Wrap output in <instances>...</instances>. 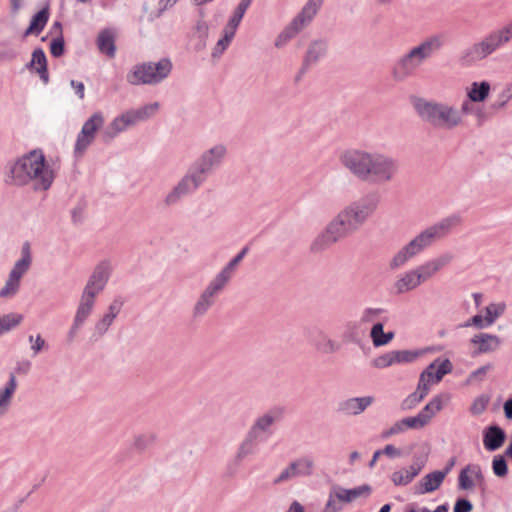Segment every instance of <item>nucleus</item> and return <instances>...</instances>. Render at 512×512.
Segmentation results:
<instances>
[{
	"instance_id": "nucleus-54",
	"label": "nucleus",
	"mask_w": 512,
	"mask_h": 512,
	"mask_svg": "<svg viewBox=\"0 0 512 512\" xmlns=\"http://www.w3.org/2000/svg\"><path fill=\"white\" fill-rule=\"evenodd\" d=\"M65 50L64 47V39L63 36H58L57 38L53 39L50 44V53L54 57H59L63 55Z\"/></svg>"
},
{
	"instance_id": "nucleus-3",
	"label": "nucleus",
	"mask_w": 512,
	"mask_h": 512,
	"mask_svg": "<svg viewBox=\"0 0 512 512\" xmlns=\"http://www.w3.org/2000/svg\"><path fill=\"white\" fill-rule=\"evenodd\" d=\"M3 179L10 186L31 185L35 191H46L53 184L55 171L46 161L43 151L34 149L7 162Z\"/></svg>"
},
{
	"instance_id": "nucleus-5",
	"label": "nucleus",
	"mask_w": 512,
	"mask_h": 512,
	"mask_svg": "<svg viewBox=\"0 0 512 512\" xmlns=\"http://www.w3.org/2000/svg\"><path fill=\"white\" fill-rule=\"evenodd\" d=\"M460 222V216L450 215L428 226L393 256L389 262V267L392 270H396L404 266L408 261L431 247L435 242L446 237Z\"/></svg>"
},
{
	"instance_id": "nucleus-34",
	"label": "nucleus",
	"mask_w": 512,
	"mask_h": 512,
	"mask_svg": "<svg viewBox=\"0 0 512 512\" xmlns=\"http://www.w3.org/2000/svg\"><path fill=\"white\" fill-rule=\"evenodd\" d=\"M450 400V395L447 393L439 394L434 396L419 412L426 418V422L429 423L430 420L440 411L442 410L444 404H446Z\"/></svg>"
},
{
	"instance_id": "nucleus-25",
	"label": "nucleus",
	"mask_w": 512,
	"mask_h": 512,
	"mask_svg": "<svg viewBox=\"0 0 512 512\" xmlns=\"http://www.w3.org/2000/svg\"><path fill=\"white\" fill-rule=\"evenodd\" d=\"M314 348L322 354H333L340 350V343L332 339L326 332L318 330L311 337Z\"/></svg>"
},
{
	"instance_id": "nucleus-4",
	"label": "nucleus",
	"mask_w": 512,
	"mask_h": 512,
	"mask_svg": "<svg viewBox=\"0 0 512 512\" xmlns=\"http://www.w3.org/2000/svg\"><path fill=\"white\" fill-rule=\"evenodd\" d=\"M227 156L228 147L221 142L204 150L196 161L191 164L185 175L166 195L165 204L168 206L175 205L183 197L194 193L206 182L209 175L224 164Z\"/></svg>"
},
{
	"instance_id": "nucleus-58",
	"label": "nucleus",
	"mask_w": 512,
	"mask_h": 512,
	"mask_svg": "<svg viewBox=\"0 0 512 512\" xmlns=\"http://www.w3.org/2000/svg\"><path fill=\"white\" fill-rule=\"evenodd\" d=\"M406 430L405 424H403V419L395 422L389 429L385 430L382 433L383 438H389L393 435L400 434Z\"/></svg>"
},
{
	"instance_id": "nucleus-10",
	"label": "nucleus",
	"mask_w": 512,
	"mask_h": 512,
	"mask_svg": "<svg viewBox=\"0 0 512 512\" xmlns=\"http://www.w3.org/2000/svg\"><path fill=\"white\" fill-rule=\"evenodd\" d=\"M283 415L282 407H273L256 417L246 433L264 443L272 436L273 426L283 418Z\"/></svg>"
},
{
	"instance_id": "nucleus-6",
	"label": "nucleus",
	"mask_w": 512,
	"mask_h": 512,
	"mask_svg": "<svg viewBox=\"0 0 512 512\" xmlns=\"http://www.w3.org/2000/svg\"><path fill=\"white\" fill-rule=\"evenodd\" d=\"M160 108L158 102L149 103L136 109H130L115 117L102 132L104 142H109L140 122H145L154 117Z\"/></svg>"
},
{
	"instance_id": "nucleus-28",
	"label": "nucleus",
	"mask_w": 512,
	"mask_h": 512,
	"mask_svg": "<svg viewBox=\"0 0 512 512\" xmlns=\"http://www.w3.org/2000/svg\"><path fill=\"white\" fill-rule=\"evenodd\" d=\"M333 495L337 497V500L342 503H350L361 496H368L371 492V488L368 485H361L352 489H345L341 486H334Z\"/></svg>"
},
{
	"instance_id": "nucleus-37",
	"label": "nucleus",
	"mask_w": 512,
	"mask_h": 512,
	"mask_svg": "<svg viewBox=\"0 0 512 512\" xmlns=\"http://www.w3.org/2000/svg\"><path fill=\"white\" fill-rule=\"evenodd\" d=\"M215 303V300L202 291L192 307V316L194 318L205 316Z\"/></svg>"
},
{
	"instance_id": "nucleus-12",
	"label": "nucleus",
	"mask_w": 512,
	"mask_h": 512,
	"mask_svg": "<svg viewBox=\"0 0 512 512\" xmlns=\"http://www.w3.org/2000/svg\"><path fill=\"white\" fill-rule=\"evenodd\" d=\"M171 72V66H133L127 80L132 85H154L164 80Z\"/></svg>"
},
{
	"instance_id": "nucleus-59",
	"label": "nucleus",
	"mask_w": 512,
	"mask_h": 512,
	"mask_svg": "<svg viewBox=\"0 0 512 512\" xmlns=\"http://www.w3.org/2000/svg\"><path fill=\"white\" fill-rule=\"evenodd\" d=\"M31 74H36L42 80L44 84L49 81V73L47 66H27Z\"/></svg>"
},
{
	"instance_id": "nucleus-57",
	"label": "nucleus",
	"mask_w": 512,
	"mask_h": 512,
	"mask_svg": "<svg viewBox=\"0 0 512 512\" xmlns=\"http://www.w3.org/2000/svg\"><path fill=\"white\" fill-rule=\"evenodd\" d=\"M123 300L121 298H115L108 306L106 314L112 317L114 320L119 315L122 307H123Z\"/></svg>"
},
{
	"instance_id": "nucleus-60",
	"label": "nucleus",
	"mask_w": 512,
	"mask_h": 512,
	"mask_svg": "<svg viewBox=\"0 0 512 512\" xmlns=\"http://www.w3.org/2000/svg\"><path fill=\"white\" fill-rule=\"evenodd\" d=\"M411 66H394L393 76L396 80H403L412 73Z\"/></svg>"
},
{
	"instance_id": "nucleus-56",
	"label": "nucleus",
	"mask_w": 512,
	"mask_h": 512,
	"mask_svg": "<svg viewBox=\"0 0 512 512\" xmlns=\"http://www.w3.org/2000/svg\"><path fill=\"white\" fill-rule=\"evenodd\" d=\"M339 503L337 497L333 495V489H331L324 507V512H339L342 509Z\"/></svg>"
},
{
	"instance_id": "nucleus-1",
	"label": "nucleus",
	"mask_w": 512,
	"mask_h": 512,
	"mask_svg": "<svg viewBox=\"0 0 512 512\" xmlns=\"http://www.w3.org/2000/svg\"><path fill=\"white\" fill-rule=\"evenodd\" d=\"M378 203V197L369 194L345 205L315 237L310 250L313 253L323 252L358 232L375 213Z\"/></svg>"
},
{
	"instance_id": "nucleus-16",
	"label": "nucleus",
	"mask_w": 512,
	"mask_h": 512,
	"mask_svg": "<svg viewBox=\"0 0 512 512\" xmlns=\"http://www.w3.org/2000/svg\"><path fill=\"white\" fill-rule=\"evenodd\" d=\"M485 477L479 464L470 463L463 467L458 475V489L471 491L475 487H483Z\"/></svg>"
},
{
	"instance_id": "nucleus-24",
	"label": "nucleus",
	"mask_w": 512,
	"mask_h": 512,
	"mask_svg": "<svg viewBox=\"0 0 512 512\" xmlns=\"http://www.w3.org/2000/svg\"><path fill=\"white\" fill-rule=\"evenodd\" d=\"M260 444L259 441L246 433L235 451L233 459L235 464L241 465L247 458L256 455Z\"/></svg>"
},
{
	"instance_id": "nucleus-50",
	"label": "nucleus",
	"mask_w": 512,
	"mask_h": 512,
	"mask_svg": "<svg viewBox=\"0 0 512 512\" xmlns=\"http://www.w3.org/2000/svg\"><path fill=\"white\" fill-rule=\"evenodd\" d=\"M488 403L489 398L485 395H481L474 399L470 407V412L473 415H481L486 410Z\"/></svg>"
},
{
	"instance_id": "nucleus-39",
	"label": "nucleus",
	"mask_w": 512,
	"mask_h": 512,
	"mask_svg": "<svg viewBox=\"0 0 512 512\" xmlns=\"http://www.w3.org/2000/svg\"><path fill=\"white\" fill-rule=\"evenodd\" d=\"M386 310L380 307H366L362 310L359 318L360 325H369L381 322L382 315Z\"/></svg>"
},
{
	"instance_id": "nucleus-44",
	"label": "nucleus",
	"mask_w": 512,
	"mask_h": 512,
	"mask_svg": "<svg viewBox=\"0 0 512 512\" xmlns=\"http://www.w3.org/2000/svg\"><path fill=\"white\" fill-rule=\"evenodd\" d=\"M443 45V38L440 35L432 36L420 44L426 58L438 51Z\"/></svg>"
},
{
	"instance_id": "nucleus-36",
	"label": "nucleus",
	"mask_w": 512,
	"mask_h": 512,
	"mask_svg": "<svg viewBox=\"0 0 512 512\" xmlns=\"http://www.w3.org/2000/svg\"><path fill=\"white\" fill-rule=\"evenodd\" d=\"M253 0H241L236 9L233 12V15L229 19L227 25L224 29L228 30L229 34H235L236 30L241 23L247 9L251 5Z\"/></svg>"
},
{
	"instance_id": "nucleus-22",
	"label": "nucleus",
	"mask_w": 512,
	"mask_h": 512,
	"mask_svg": "<svg viewBox=\"0 0 512 512\" xmlns=\"http://www.w3.org/2000/svg\"><path fill=\"white\" fill-rule=\"evenodd\" d=\"M373 402V396L352 397L340 402L338 410L348 416H357L363 413Z\"/></svg>"
},
{
	"instance_id": "nucleus-29",
	"label": "nucleus",
	"mask_w": 512,
	"mask_h": 512,
	"mask_svg": "<svg viewBox=\"0 0 512 512\" xmlns=\"http://www.w3.org/2000/svg\"><path fill=\"white\" fill-rule=\"evenodd\" d=\"M445 477L439 470L426 474L416 485V493L428 494L436 491L442 485Z\"/></svg>"
},
{
	"instance_id": "nucleus-23",
	"label": "nucleus",
	"mask_w": 512,
	"mask_h": 512,
	"mask_svg": "<svg viewBox=\"0 0 512 512\" xmlns=\"http://www.w3.org/2000/svg\"><path fill=\"white\" fill-rule=\"evenodd\" d=\"M452 363L449 359H436L421 374L432 385L439 383L442 378L452 371Z\"/></svg>"
},
{
	"instance_id": "nucleus-46",
	"label": "nucleus",
	"mask_w": 512,
	"mask_h": 512,
	"mask_svg": "<svg viewBox=\"0 0 512 512\" xmlns=\"http://www.w3.org/2000/svg\"><path fill=\"white\" fill-rule=\"evenodd\" d=\"M248 252V247H244L233 259H231L222 269L221 271L228 275L231 279L233 278L238 265L243 260L245 255Z\"/></svg>"
},
{
	"instance_id": "nucleus-13",
	"label": "nucleus",
	"mask_w": 512,
	"mask_h": 512,
	"mask_svg": "<svg viewBox=\"0 0 512 512\" xmlns=\"http://www.w3.org/2000/svg\"><path fill=\"white\" fill-rule=\"evenodd\" d=\"M421 355L416 350H391L372 360V366L377 369H385L394 365L413 363Z\"/></svg>"
},
{
	"instance_id": "nucleus-7",
	"label": "nucleus",
	"mask_w": 512,
	"mask_h": 512,
	"mask_svg": "<svg viewBox=\"0 0 512 512\" xmlns=\"http://www.w3.org/2000/svg\"><path fill=\"white\" fill-rule=\"evenodd\" d=\"M512 38V21L499 30L492 31L482 41L473 44L464 54L468 62H476L492 54Z\"/></svg>"
},
{
	"instance_id": "nucleus-17",
	"label": "nucleus",
	"mask_w": 512,
	"mask_h": 512,
	"mask_svg": "<svg viewBox=\"0 0 512 512\" xmlns=\"http://www.w3.org/2000/svg\"><path fill=\"white\" fill-rule=\"evenodd\" d=\"M453 260V255L449 252L443 253L425 263L414 268L421 282H426L438 273L442 268L449 265Z\"/></svg>"
},
{
	"instance_id": "nucleus-27",
	"label": "nucleus",
	"mask_w": 512,
	"mask_h": 512,
	"mask_svg": "<svg viewBox=\"0 0 512 512\" xmlns=\"http://www.w3.org/2000/svg\"><path fill=\"white\" fill-rule=\"evenodd\" d=\"M16 389L17 379L14 374H10L9 380L0 388V419L8 413Z\"/></svg>"
},
{
	"instance_id": "nucleus-33",
	"label": "nucleus",
	"mask_w": 512,
	"mask_h": 512,
	"mask_svg": "<svg viewBox=\"0 0 512 512\" xmlns=\"http://www.w3.org/2000/svg\"><path fill=\"white\" fill-rule=\"evenodd\" d=\"M230 280L231 278L220 270L204 288L203 292L216 301Z\"/></svg>"
},
{
	"instance_id": "nucleus-61",
	"label": "nucleus",
	"mask_w": 512,
	"mask_h": 512,
	"mask_svg": "<svg viewBox=\"0 0 512 512\" xmlns=\"http://www.w3.org/2000/svg\"><path fill=\"white\" fill-rule=\"evenodd\" d=\"M235 34H229L228 30H223V37L218 40L215 50L222 52L231 42Z\"/></svg>"
},
{
	"instance_id": "nucleus-63",
	"label": "nucleus",
	"mask_w": 512,
	"mask_h": 512,
	"mask_svg": "<svg viewBox=\"0 0 512 512\" xmlns=\"http://www.w3.org/2000/svg\"><path fill=\"white\" fill-rule=\"evenodd\" d=\"M154 441L153 435H140L134 440V446L138 449H145L150 443Z\"/></svg>"
},
{
	"instance_id": "nucleus-19",
	"label": "nucleus",
	"mask_w": 512,
	"mask_h": 512,
	"mask_svg": "<svg viewBox=\"0 0 512 512\" xmlns=\"http://www.w3.org/2000/svg\"><path fill=\"white\" fill-rule=\"evenodd\" d=\"M470 345L474 347L472 355L476 356L497 350L501 345V339L497 335L480 332L470 339Z\"/></svg>"
},
{
	"instance_id": "nucleus-21",
	"label": "nucleus",
	"mask_w": 512,
	"mask_h": 512,
	"mask_svg": "<svg viewBox=\"0 0 512 512\" xmlns=\"http://www.w3.org/2000/svg\"><path fill=\"white\" fill-rule=\"evenodd\" d=\"M423 468L424 462L416 461L407 467L394 471L390 480L395 486H407L420 474Z\"/></svg>"
},
{
	"instance_id": "nucleus-49",
	"label": "nucleus",
	"mask_w": 512,
	"mask_h": 512,
	"mask_svg": "<svg viewBox=\"0 0 512 512\" xmlns=\"http://www.w3.org/2000/svg\"><path fill=\"white\" fill-rule=\"evenodd\" d=\"M492 469L496 476L504 477L508 473L507 463L503 456H495L492 461Z\"/></svg>"
},
{
	"instance_id": "nucleus-47",
	"label": "nucleus",
	"mask_w": 512,
	"mask_h": 512,
	"mask_svg": "<svg viewBox=\"0 0 512 512\" xmlns=\"http://www.w3.org/2000/svg\"><path fill=\"white\" fill-rule=\"evenodd\" d=\"M510 99H512V82L507 84L499 93L497 100L493 104V108H504Z\"/></svg>"
},
{
	"instance_id": "nucleus-20",
	"label": "nucleus",
	"mask_w": 512,
	"mask_h": 512,
	"mask_svg": "<svg viewBox=\"0 0 512 512\" xmlns=\"http://www.w3.org/2000/svg\"><path fill=\"white\" fill-rule=\"evenodd\" d=\"M441 102L428 101L424 98H417L413 101V107L419 118L435 127Z\"/></svg>"
},
{
	"instance_id": "nucleus-48",
	"label": "nucleus",
	"mask_w": 512,
	"mask_h": 512,
	"mask_svg": "<svg viewBox=\"0 0 512 512\" xmlns=\"http://www.w3.org/2000/svg\"><path fill=\"white\" fill-rule=\"evenodd\" d=\"M403 424H405L406 429H421L428 423L426 418L418 413L416 416L403 418Z\"/></svg>"
},
{
	"instance_id": "nucleus-40",
	"label": "nucleus",
	"mask_w": 512,
	"mask_h": 512,
	"mask_svg": "<svg viewBox=\"0 0 512 512\" xmlns=\"http://www.w3.org/2000/svg\"><path fill=\"white\" fill-rule=\"evenodd\" d=\"M489 91H490V84L488 82H486V81H483L480 83L473 82L471 84L470 90L468 91V97H469L470 101L482 102L488 97Z\"/></svg>"
},
{
	"instance_id": "nucleus-38",
	"label": "nucleus",
	"mask_w": 512,
	"mask_h": 512,
	"mask_svg": "<svg viewBox=\"0 0 512 512\" xmlns=\"http://www.w3.org/2000/svg\"><path fill=\"white\" fill-rule=\"evenodd\" d=\"M370 337L375 347H381L388 344L394 338L393 332H384V324L382 322L375 323L370 331Z\"/></svg>"
},
{
	"instance_id": "nucleus-32",
	"label": "nucleus",
	"mask_w": 512,
	"mask_h": 512,
	"mask_svg": "<svg viewBox=\"0 0 512 512\" xmlns=\"http://www.w3.org/2000/svg\"><path fill=\"white\" fill-rule=\"evenodd\" d=\"M97 47L102 54L108 57H114L116 46H115V33L109 28L102 29L96 40Z\"/></svg>"
},
{
	"instance_id": "nucleus-42",
	"label": "nucleus",
	"mask_w": 512,
	"mask_h": 512,
	"mask_svg": "<svg viewBox=\"0 0 512 512\" xmlns=\"http://www.w3.org/2000/svg\"><path fill=\"white\" fill-rule=\"evenodd\" d=\"M23 321V315L19 313H8L0 316V336L11 331Z\"/></svg>"
},
{
	"instance_id": "nucleus-18",
	"label": "nucleus",
	"mask_w": 512,
	"mask_h": 512,
	"mask_svg": "<svg viewBox=\"0 0 512 512\" xmlns=\"http://www.w3.org/2000/svg\"><path fill=\"white\" fill-rule=\"evenodd\" d=\"M462 124L459 109L441 102L435 128L452 130Z\"/></svg>"
},
{
	"instance_id": "nucleus-2",
	"label": "nucleus",
	"mask_w": 512,
	"mask_h": 512,
	"mask_svg": "<svg viewBox=\"0 0 512 512\" xmlns=\"http://www.w3.org/2000/svg\"><path fill=\"white\" fill-rule=\"evenodd\" d=\"M339 162L355 178L373 185L393 182L400 171L397 158L380 151L361 148L343 151L339 156Z\"/></svg>"
},
{
	"instance_id": "nucleus-31",
	"label": "nucleus",
	"mask_w": 512,
	"mask_h": 512,
	"mask_svg": "<svg viewBox=\"0 0 512 512\" xmlns=\"http://www.w3.org/2000/svg\"><path fill=\"white\" fill-rule=\"evenodd\" d=\"M96 297L82 292L73 320L84 325L92 314Z\"/></svg>"
},
{
	"instance_id": "nucleus-41",
	"label": "nucleus",
	"mask_w": 512,
	"mask_h": 512,
	"mask_svg": "<svg viewBox=\"0 0 512 512\" xmlns=\"http://www.w3.org/2000/svg\"><path fill=\"white\" fill-rule=\"evenodd\" d=\"M327 53V44L323 41H315L313 42L307 51L306 54V64L314 63L320 61L324 55Z\"/></svg>"
},
{
	"instance_id": "nucleus-14",
	"label": "nucleus",
	"mask_w": 512,
	"mask_h": 512,
	"mask_svg": "<svg viewBox=\"0 0 512 512\" xmlns=\"http://www.w3.org/2000/svg\"><path fill=\"white\" fill-rule=\"evenodd\" d=\"M314 461L310 457H300L292 461L274 479V484H280L298 477H308L313 474Z\"/></svg>"
},
{
	"instance_id": "nucleus-8",
	"label": "nucleus",
	"mask_w": 512,
	"mask_h": 512,
	"mask_svg": "<svg viewBox=\"0 0 512 512\" xmlns=\"http://www.w3.org/2000/svg\"><path fill=\"white\" fill-rule=\"evenodd\" d=\"M323 0H308L301 11L291 20V22L278 35L275 46L281 47L293 39L299 32L307 27L314 19Z\"/></svg>"
},
{
	"instance_id": "nucleus-62",
	"label": "nucleus",
	"mask_w": 512,
	"mask_h": 512,
	"mask_svg": "<svg viewBox=\"0 0 512 512\" xmlns=\"http://www.w3.org/2000/svg\"><path fill=\"white\" fill-rule=\"evenodd\" d=\"M431 384L424 378V376L419 377L418 385L416 388V392L420 393V397L425 398L430 391Z\"/></svg>"
},
{
	"instance_id": "nucleus-43",
	"label": "nucleus",
	"mask_w": 512,
	"mask_h": 512,
	"mask_svg": "<svg viewBox=\"0 0 512 512\" xmlns=\"http://www.w3.org/2000/svg\"><path fill=\"white\" fill-rule=\"evenodd\" d=\"M506 304L504 302L491 303L485 308L487 324L490 326L504 314Z\"/></svg>"
},
{
	"instance_id": "nucleus-11",
	"label": "nucleus",
	"mask_w": 512,
	"mask_h": 512,
	"mask_svg": "<svg viewBox=\"0 0 512 512\" xmlns=\"http://www.w3.org/2000/svg\"><path fill=\"white\" fill-rule=\"evenodd\" d=\"M105 120L101 112L93 113L83 124L81 131L78 133L74 145V156L81 158L93 143L96 133L103 126Z\"/></svg>"
},
{
	"instance_id": "nucleus-30",
	"label": "nucleus",
	"mask_w": 512,
	"mask_h": 512,
	"mask_svg": "<svg viewBox=\"0 0 512 512\" xmlns=\"http://www.w3.org/2000/svg\"><path fill=\"white\" fill-rule=\"evenodd\" d=\"M505 441V432L499 426L493 425L486 429L483 435V443L488 451L499 449Z\"/></svg>"
},
{
	"instance_id": "nucleus-35",
	"label": "nucleus",
	"mask_w": 512,
	"mask_h": 512,
	"mask_svg": "<svg viewBox=\"0 0 512 512\" xmlns=\"http://www.w3.org/2000/svg\"><path fill=\"white\" fill-rule=\"evenodd\" d=\"M49 7L46 6L38 11L31 19L30 24L26 31L24 32V36L36 35L38 36L43 29L45 28L48 20H49Z\"/></svg>"
},
{
	"instance_id": "nucleus-64",
	"label": "nucleus",
	"mask_w": 512,
	"mask_h": 512,
	"mask_svg": "<svg viewBox=\"0 0 512 512\" xmlns=\"http://www.w3.org/2000/svg\"><path fill=\"white\" fill-rule=\"evenodd\" d=\"M473 505L469 500L458 499L454 505V512H471Z\"/></svg>"
},
{
	"instance_id": "nucleus-9",
	"label": "nucleus",
	"mask_w": 512,
	"mask_h": 512,
	"mask_svg": "<svg viewBox=\"0 0 512 512\" xmlns=\"http://www.w3.org/2000/svg\"><path fill=\"white\" fill-rule=\"evenodd\" d=\"M32 263V256L29 243H24L21 249V258L18 259L11 269L5 285L0 290V297L9 299L14 297L21 284L22 277L28 272Z\"/></svg>"
},
{
	"instance_id": "nucleus-53",
	"label": "nucleus",
	"mask_w": 512,
	"mask_h": 512,
	"mask_svg": "<svg viewBox=\"0 0 512 512\" xmlns=\"http://www.w3.org/2000/svg\"><path fill=\"white\" fill-rule=\"evenodd\" d=\"M28 340L32 344L31 350L33 351L34 355L40 353L47 346L46 341L40 334L36 335L35 337L33 335H30Z\"/></svg>"
},
{
	"instance_id": "nucleus-52",
	"label": "nucleus",
	"mask_w": 512,
	"mask_h": 512,
	"mask_svg": "<svg viewBox=\"0 0 512 512\" xmlns=\"http://www.w3.org/2000/svg\"><path fill=\"white\" fill-rule=\"evenodd\" d=\"M426 57L423 53V50L422 48L419 46L417 47H414L413 49H411L407 54H405L403 56V58L401 59V63L400 64H407L409 61H412V60H416V61H423L425 60Z\"/></svg>"
},
{
	"instance_id": "nucleus-15",
	"label": "nucleus",
	"mask_w": 512,
	"mask_h": 512,
	"mask_svg": "<svg viewBox=\"0 0 512 512\" xmlns=\"http://www.w3.org/2000/svg\"><path fill=\"white\" fill-rule=\"evenodd\" d=\"M112 272L108 261L100 262L90 275L82 292L97 297L105 288Z\"/></svg>"
},
{
	"instance_id": "nucleus-55",
	"label": "nucleus",
	"mask_w": 512,
	"mask_h": 512,
	"mask_svg": "<svg viewBox=\"0 0 512 512\" xmlns=\"http://www.w3.org/2000/svg\"><path fill=\"white\" fill-rule=\"evenodd\" d=\"M470 326H475L478 329H483V328L489 327L490 325L487 324L486 317H483L482 315L477 314V315H474L473 317H471L470 319H468L462 325V327H470Z\"/></svg>"
},
{
	"instance_id": "nucleus-45",
	"label": "nucleus",
	"mask_w": 512,
	"mask_h": 512,
	"mask_svg": "<svg viewBox=\"0 0 512 512\" xmlns=\"http://www.w3.org/2000/svg\"><path fill=\"white\" fill-rule=\"evenodd\" d=\"M114 319L106 313L95 323L93 337L96 339L101 338L109 330V327L113 324Z\"/></svg>"
},
{
	"instance_id": "nucleus-26",
	"label": "nucleus",
	"mask_w": 512,
	"mask_h": 512,
	"mask_svg": "<svg viewBox=\"0 0 512 512\" xmlns=\"http://www.w3.org/2000/svg\"><path fill=\"white\" fill-rule=\"evenodd\" d=\"M422 284L415 269L408 270L400 274L394 283L397 294L408 293Z\"/></svg>"
},
{
	"instance_id": "nucleus-51",
	"label": "nucleus",
	"mask_w": 512,
	"mask_h": 512,
	"mask_svg": "<svg viewBox=\"0 0 512 512\" xmlns=\"http://www.w3.org/2000/svg\"><path fill=\"white\" fill-rule=\"evenodd\" d=\"M424 398L420 397V393L414 391L409 394L401 403V409L403 411H408L415 408Z\"/></svg>"
}]
</instances>
